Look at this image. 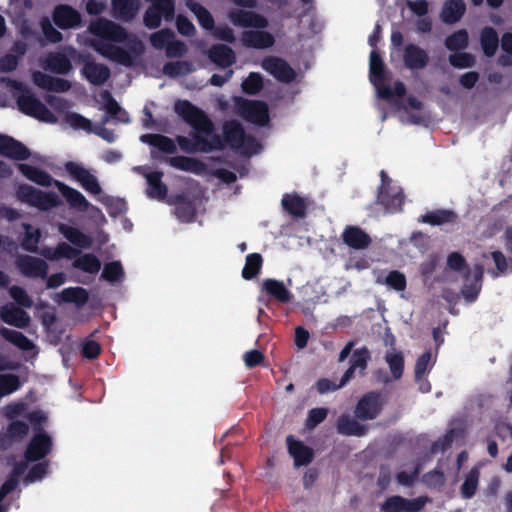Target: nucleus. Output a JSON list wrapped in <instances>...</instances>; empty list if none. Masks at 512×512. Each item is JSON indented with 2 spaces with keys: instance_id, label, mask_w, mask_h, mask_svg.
Listing matches in <instances>:
<instances>
[{
  "instance_id": "nucleus-1",
  "label": "nucleus",
  "mask_w": 512,
  "mask_h": 512,
  "mask_svg": "<svg viewBox=\"0 0 512 512\" xmlns=\"http://www.w3.org/2000/svg\"><path fill=\"white\" fill-rule=\"evenodd\" d=\"M89 35V37L81 36L80 42L91 46L102 56L123 65H130L142 52L139 42H133L129 51L117 47V43L126 39V34L120 26L105 19H98L91 23Z\"/></svg>"
},
{
  "instance_id": "nucleus-2",
  "label": "nucleus",
  "mask_w": 512,
  "mask_h": 512,
  "mask_svg": "<svg viewBox=\"0 0 512 512\" xmlns=\"http://www.w3.org/2000/svg\"><path fill=\"white\" fill-rule=\"evenodd\" d=\"M175 111L196 131V142L190 143L187 139L180 137L179 145L185 151H209L221 146V141L213 135L211 123L206 115L187 101L175 103Z\"/></svg>"
},
{
  "instance_id": "nucleus-3",
  "label": "nucleus",
  "mask_w": 512,
  "mask_h": 512,
  "mask_svg": "<svg viewBox=\"0 0 512 512\" xmlns=\"http://www.w3.org/2000/svg\"><path fill=\"white\" fill-rule=\"evenodd\" d=\"M19 168L22 172V174L29 180L35 182L38 185L42 186H50L54 184L63 198L66 200V202L73 208L79 210V211H86L90 207V203L87 201V199L84 197V195L62 183L57 180H53L45 171L37 169L35 167L21 164L19 165Z\"/></svg>"
},
{
  "instance_id": "nucleus-4",
  "label": "nucleus",
  "mask_w": 512,
  "mask_h": 512,
  "mask_svg": "<svg viewBox=\"0 0 512 512\" xmlns=\"http://www.w3.org/2000/svg\"><path fill=\"white\" fill-rule=\"evenodd\" d=\"M447 268V273L454 271L465 281V286L462 290L464 299L467 302L474 301L481 289L482 269L477 267L470 271L466 266L463 256L456 252L448 256Z\"/></svg>"
},
{
  "instance_id": "nucleus-5",
  "label": "nucleus",
  "mask_w": 512,
  "mask_h": 512,
  "mask_svg": "<svg viewBox=\"0 0 512 512\" xmlns=\"http://www.w3.org/2000/svg\"><path fill=\"white\" fill-rule=\"evenodd\" d=\"M369 66L370 81L376 89L378 98L394 102L403 95L404 86L401 83H395L393 89L384 85L383 62L375 50L370 53Z\"/></svg>"
},
{
  "instance_id": "nucleus-6",
  "label": "nucleus",
  "mask_w": 512,
  "mask_h": 512,
  "mask_svg": "<svg viewBox=\"0 0 512 512\" xmlns=\"http://www.w3.org/2000/svg\"><path fill=\"white\" fill-rule=\"evenodd\" d=\"M27 468L28 464L26 462L20 463L14 468L11 477L2 485L0 489V502H2L3 498L7 494L16 488L19 477H22V479L27 483H32L40 480L47 472L46 465L43 463L33 465L29 472L25 474ZM0 512H7V507L2 503H0Z\"/></svg>"
},
{
  "instance_id": "nucleus-7",
  "label": "nucleus",
  "mask_w": 512,
  "mask_h": 512,
  "mask_svg": "<svg viewBox=\"0 0 512 512\" xmlns=\"http://www.w3.org/2000/svg\"><path fill=\"white\" fill-rule=\"evenodd\" d=\"M65 171L67 175L72 180L79 183L86 192L93 196H97L99 201L108 205L109 197L102 194L101 186L90 170L86 169L79 163L68 162L65 164Z\"/></svg>"
},
{
  "instance_id": "nucleus-8",
  "label": "nucleus",
  "mask_w": 512,
  "mask_h": 512,
  "mask_svg": "<svg viewBox=\"0 0 512 512\" xmlns=\"http://www.w3.org/2000/svg\"><path fill=\"white\" fill-rule=\"evenodd\" d=\"M13 88L20 93L18 95V106L23 113L47 123L56 121L54 114L28 91H25L21 83L14 82Z\"/></svg>"
},
{
  "instance_id": "nucleus-9",
  "label": "nucleus",
  "mask_w": 512,
  "mask_h": 512,
  "mask_svg": "<svg viewBox=\"0 0 512 512\" xmlns=\"http://www.w3.org/2000/svg\"><path fill=\"white\" fill-rule=\"evenodd\" d=\"M237 8L229 13L230 21L241 27L265 28L268 24L267 20L252 11H246L244 8H254L256 0H233Z\"/></svg>"
},
{
  "instance_id": "nucleus-10",
  "label": "nucleus",
  "mask_w": 512,
  "mask_h": 512,
  "mask_svg": "<svg viewBox=\"0 0 512 512\" xmlns=\"http://www.w3.org/2000/svg\"><path fill=\"white\" fill-rule=\"evenodd\" d=\"M380 176L379 203L390 213L400 211L404 203V195L401 187L390 179L384 171L381 172Z\"/></svg>"
},
{
  "instance_id": "nucleus-11",
  "label": "nucleus",
  "mask_w": 512,
  "mask_h": 512,
  "mask_svg": "<svg viewBox=\"0 0 512 512\" xmlns=\"http://www.w3.org/2000/svg\"><path fill=\"white\" fill-rule=\"evenodd\" d=\"M225 140L233 147L238 148L245 155H253L260 151L261 145L252 137H246L236 122H231L224 127Z\"/></svg>"
},
{
  "instance_id": "nucleus-12",
  "label": "nucleus",
  "mask_w": 512,
  "mask_h": 512,
  "mask_svg": "<svg viewBox=\"0 0 512 512\" xmlns=\"http://www.w3.org/2000/svg\"><path fill=\"white\" fill-rule=\"evenodd\" d=\"M17 197L22 202L28 203L29 205L41 210L54 208L60 203V200L55 193L41 192L28 185H22L19 187Z\"/></svg>"
},
{
  "instance_id": "nucleus-13",
  "label": "nucleus",
  "mask_w": 512,
  "mask_h": 512,
  "mask_svg": "<svg viewBox=\"0 0 512 512\" xmlns=\"http://www.w3.org/2000/svg\"><path fill=\"white\" fill-rule=\"evenodd\" d=\"M240 114L248 121L257 125H265L269 121L268 107L260 101H248L236 98Z\"/></svg>"
},
{
  "instance_id": "nucleus-14",
  "label": "nucleus",
  "mask_w": 512,
  "mask_h": 512,
  "mask_svg": "<svg viewBox=\"0 0 512 512\" xmlns=\"http://www.w3.org/2000/svg\"><path fill=\"white\" fill-rule=\"evenodd\" d=\"M166 201L169 205L175 206V214L182 222L193 221L201 207L200 199L189 196L170 197Z\"/></svg>"
},
{
  "instance_id": "nucleus-15",
  "label": "nucleus",
  "mask_w": 512,
  "mask_h": 512,
  "mask_svg": "<svg viewBox=\"0 0 512 512\" xmlns=\"http://www.w3.org/2000/svg\"><path fill=\"white\" fill-rule=\"evenodd\" d=\"M0 155L20 160L25 159L29 155L28 149L14 139L0 135ZM10 173V168L0 161V177H4Z\"/></svg>"
},
{
  "instance_id": "nucleus-16",
  "label": "nucleus",
  "mask_w": 512,
  "mask_h": 512,
  "mask_svg": "<svg viewBox=\"0 0 512 512\" xmlns=\"http://www.w3.org/2000/svg\"><path fill=\"white\" fill-rule=\"evenodd\" d=\"M396 113L400 121L410 124L421 123L427 117L424 105L414 97H408L397 108Z\"/></svg>"
},
{
  "instance_id": "nucleus-17",
  "label": "nucleus",
  "mask_w": 512,
  "mask_h": 512,
  "mask_svg": "<svg viewBox=\"0 0 512 512\" xmlns=\"http://www.w3.org/2000/svg\"><path fill=\"white\" fill-rule=\"evenodd\" d=\"M261 67L282 82L292 81L296 76L295 71L284 60L277 57H267L262 61Z\"/></svg>"
},
{
  "instance_id": "nucleus-18",
  "label": "nucleus",
  "mask_w": 512,
  "mask_h": 512,
  "mask_svg": "<svg viewBox=\"0 0 512 512\" xmlns=\"http://www.w3.org/2000/svg\"><path fill=\"white\" fill-rule=\"evenodd\" d=\"M405 5L413 16L419 18L417 21V29L421 32L430 31L432 21L427 16L430 7L428 0H405Z\"/></svg>"
},
{
  "instance_id": "nucleus-19",
  "label": "nucleus",
  "mask_w": 512,
  "mask_h": 512,
  "mask_svg": "<svg viewBox=\"0 0 512 512\" xmlns=\"http://www.w3.org/2000/svg\"><path fill=\"white\" fill-rule=\"evenodd\" d=\"M381 407V397L377 394H368L358 402L356 416L365 420L374 419L379 414Z\"/></svg>"
},
{
  "instance_id": "nucleus-20",
  "label": "nucleus",
  "mask_w": 512,
  "mask_h": 512,
  "mask_svg": "<svg viewBox=\"0 0 512 512\" xmlns=\"http://www.w3.org/2000/svg\"><path fill=\"white\" fill-rule=\"evenodd\" d=\"M423 505L424 501L422 499L409 501L399 496H393L381 505V510L383 512H416Z\"/></svg>"
},
{
  "instance_id": "nucleus-21",
  "label": "nucleus",
  "mask_w": 512,
  "mask_h": 512,
  "mask_svg": "<svg viewBox=\"0 0 512 512\" xmlns=\"http://www.w3.org/2000/svg\"><path fill=\"white\" fill-rule=\"evenodd\" d=\"M434 364L433 356L431 352H425L420 355L415 364V379L419 383V389L422 392H428L430 390V385L426 381V376L431 370Z\"/></svg>"
},
{
  "instance_id": "nucleus-22",
  "label": "nucleus",
  "mask_w": 512,
  "mask_h": 512,
  "mask_svg": "<svg viewBox=\"0 0 512 512\" xmlns=\"http://www.w3.org/2000/svg\"><path fill=\"white\" fill-rule=\"evenodd\" d=\"M50 438L43 433L33 437L26 450V460L36 461L43 458L50 451Z\"/></svg>"
},
{
  "instance_id": "nucleus-23",
  "label": "nucleus",
  "mask_w": 512,
  "mask_h": 512,
  "mask_svg": "<svg viewBox=\"0 0 512 512\" xmlns=\"http://www.w3.org/2000/svg\"><path fill=\"white\" fill-rule=\"evenodd\" d=\"M144 177L147 181V196L158 201L166 200L167 186L161 180L162 174L160 172H145Z\"/></svg>"
},
{
  "instance_id": "nucleus-24",
  "label": "nucleus",
  "mask_w": 512,
  "mask_h": 512,
  "mask_svg": "<svg viewBox=\"0 0 512 512\" xmlns=\"http://www.w3.org/2000/svg\"><path fill=\"white\" fill-rule=\"evenodd\" d=\"M385 363L388 366L391 380H398L404 372L405 359L403 352L391 347L385 352Z\"/></svg>"
},
{
  "instance_id": "nucleus-25",
  "label": "nucleus",
  "mask_w": 512,
  "mask_h": 512,
  "mask_svg": "<svg viewBox=\"0 0 512 512\" xmlns=\"http://www.w3.org/2000/svg\"><path fill=\"white\" fill-rule=\"evenodd\" d=\"M141 142L152 147V155L157 156L158 153H173L175 151V143L168 137L157 134H145L140 138Z\"/></svg>"
},
{
  "instance_id": "nucleus-26",
  "label": "nucleus",
  "mask_w": 512,
  "mask_h": 512,
  "mask_svg": "<svg viewBox=\"0 0 512 512\" xmlns=\"http://www.w3.org/2000/svg\"><path fill=\"white\" fill-rule=\"evenodd\" d=\"M342 238L345 244L357 250L367 248L371 242L369 235L356 226L347 227L343 231Z\"/></svg>"
},
{
  "instance_id": "nucleus-27",
  "label": "nucleus",
  "mask_w": 512,
  "mask_h": 512,
  "mask_svg": "<svg viewBox=\"0 0 512 512\" xmlns=\"http://www.w3.org/2000/svg\"><path fill=\"white\" fill-rule=\"evenodd\" d=\"M466 10L463 0H447L443 3L440 18L444 23L453 24L459 21Z\"/></svg>"
},
{
  "instance_id": "nucleus-28",
  "label": "nucleus",
  "mask_w": 512,
  "mask_h": 512,
  "mask_svg": "<svg viewBox=\"0 0 512 512\" xmlns=\"http://www.w3.org/2000/svg\"><path fill=\"white\" fill-rule=\"evenodd\" d=\"M287 444L290 455L294 459L295 466L307 465L313 458V451L308 446H305L302 442L293 439L292 437L287 438Z\"/></svg>"
},
{
  "instance_id": "nucleus-29",
  "label": "nucleus",
  "mask_w": 512,
  "mask_h": 512,
  "mask_svg": "<svg viewBox=\"0 0 512 512\" xmlns=\"http://www.w3.org/2000/svg\"><path fill=\"white\" fill-rule=\"evenodd\" d=\"M54 22L60 28H74L80 23L79 13L69 6H59L55 9L53 15Z\"/></svg>"
},
{
  "instance_id": "nucleus-30",
  "label": "nucleus",
  "mask_w": 512,
  "mask_h": 512,
  "mask_svg": "<svg viewBox=\"0 0 512 512\" xmlns=\"http://www.w3.org/2000/svg\"><path fill=\"white\" fill-rule=\"evenodd\" d=\"M18 267L23 274L29 277H43L47 272L45 262L32 256L20 258Z\"/></svg>"
},
{
  "instance_id": "nucleus-31",
  "label": "nucleus",
  "mask_w": 512,
  "mask_h": 512,
  "mask_svg": "<svg viewBox=\"0 0 512 512\" xmlns=\"http://www.w3.org/2000/svg\"><path fill=\"white\" fill-rule=\"evenodd\" d=\"M33 82L42 89L55 92H64L70 88L68 81L60 78H51L41 72L33 73Z\"/></svg>"
},
{
  "instance_id": "nucleus-32",
  "label": "nucleus",
  "mask_w": 512,
  "mask_h": 512,
  "mask_svg": "<svg viewBox=\"0 0 512 512\" xmlns=\"http://www.w3.org/2000/svg\"><path fill=\"white\" fill-rule=\"evenodd\" d=\"M0 316L5 323L18 328L26 327L30 322V317L26 312L12 305L3 307Z\"/></svg>"
},
{
  "instance_id": "nucleus-33",
  "label": "nucleus",
  "mask_w": 512,
  "mask_h": 512,
  "mask_svg": "<svg viewBox=\"0 0 512 512\" xmlns=\"http://www.w3.org/2000/svg\"><path fill=\"white\" fill-rule=\"evenodd\" d=\"M58 229L71 244L79 248H89L92 245V239L78 228L60 224Z\"/></svg>"
},
{
  "instance_id": "nucleus-34",
  "label": "nucleus",
  "mask_w": 512,
  "mask_h": 512,
  "mask_svg": "<svg viewBox=\"0 0 512 512\" xmlns=\"http://www.w3.org/2000/svg\"><path fill=\"white\" fill-rule=\"evenodd\" d=\"M369 352L365 348L355 350L352 356V363L349 369L345 372L341 379V384H346L353 376L354 373L359 370L362 372L368 362Z\"/></svg>"
},
{
  "instance_id": "nucleus-35",
  "label": "nucleus",
  "mask_w": 512,
  "mask_h": 512,
  "mask_svg": "<svg viewBox=\"0 0 512 512\" xmlns=\"http://www.w3.org/2000/svg\"><path fill=\"white\" fill-rule=\"evenodd\" d=\"M262 287L268 294L281 302H288L291 300L292 294L281 281L275 279H265Z\"/></svg>"
},
{
  "instance_id": "nucleus-36",
  "label": "nucleus",
  "mask_w": 512,
  "mask_h": 512,
  "mask_svg": "<svg viewBox=\"0 0 512 512\" xmlns=\"http://www.w3.org/2000/svg\"><path fill=\"white\" fill-rule=\"evenodd\" d=\"M83 75L92 84L99 85L104 83L109 77L107 67L102 64L86 63L83 68Z\"/></svg>"
},
{
  "instance_id": "nucleus-37",
  "label": "nucleus",
  "mask_w": 512,
  "mask_h": 512,
  "mask_svg": "<svg viewBox=\"0 0 512 512\" xmlns=\"http://www.w3.org/2000/svg\"><path fill=\"white\" fill-rule=\"evenodd\" d=\"M242 42L244 45L254 48H268L274 43V38L268 32H247L244 33Z\"/></svg>"
},
{
  "instance_id": "nucleus-38",
  "label": "nucleus",
  "mask_w": 512,
  "mask_h": 512,
  "mask_svg": "<svg viewBox=\"0 0 512 512\" xmlns=\"http://www.w3.org/2000/svg\"><path fill=\"white\" fill-rule=\"evenodd\" d=\"M209 58L219 67H228L235 62L233 51L224 45H218L212 48L208 53Z\"/></svg>"
},
{
  "instance_id": "nucleus-39",
  "label": "nucleus",
  "mask_w": 512,
  "mask_h": 512,
  "mask_svg": "<svg viewBox=\"0 0 512 512\" xmlns=\"http://www.w3.org/2000/svg\"><path fill=\"white\" fill-rule=\"evenodd\" d=\"M337 428L341 434L351 436H361L366 431L364 425L348 415L339 418Z\"/></svg>"
},
{
  "instance_id": "nucleus-40",
  "label": "nucleus",
  "mask_w": 512,
  "mask_h": 512,
  "mask_svg": "<svg viewBox=\"0 0 512 512\" xmlns=\"http://www.w3.org/2000/svg\"><path fill=\"white\" fill-rule=\"evenodd\" d=\"M112 6L114 15L124 20L132 18L139 9L135 0H112Z\"/></svg>"
},
{
  "instance_id": "nucleus-41",
  "label": "nucleus",
  "mask_w": 512,
  "mask_h": 512,
  "mask_svg": "<svg viewBox=\"0 0 512 512\" xmlns=\"http://www.w3.org/2000/svg\"><path fill=\"white\" fill-rule=\"evenodd\" d=\"M427 62V55L425 51L416 47L408 46L405 52V63L408 67L413 69L423 68Z\"/></svg>"
},
{
  "instance_id": "nucleus-42",
  "label": "nucleus",
  "mask_w": 512,
  "mask_h": 512,
  "mask_svg": "<svg viewBox=\"0 0 512 512\" xmlns=\"http://www.w3.org/2000/svg\"><path fill=\"white\" fill-rule=\"evenodd\" d=\"M484 259L486 261L487 260L493 261V263L495 265V269H496V272L493 271V274H495V275L504 274L509 271H512L511 258L510 257L506 258V256L499 250H495V251L491 252L490 255H485Z\"/></svg>"
},
{
  "instance_id": "nucleus-43",
  "label": "nucleus",
  "mask_w": 512,
  "mask_h": 512,
  "mask_svg": "<svg viewBox=\"0 0 512 512\" xmlns=\"http://www.w3.org/2000/svg\"><path fill=\"white\" fill-rule=\"evenodd\" d=\"M498 35L492 28H485L481 33V45L485 55L493 56L498 48Z\"/></svg>"
},
{
  "instance_id": "nucleus-44",
  "label": "nucleus",
  "mask_w": 512,
  "mask_h": 512,
  "mask_svg": "<svg viewBox=\"0 0 512 512\" xmlns=\"http://www.w3.org/2000/svg\"><path fill=\"white\" fill-rule=\"evenodd\" d=\"M43 255L52 261L60 260L62 258L71 259L76 256V251L66 243L59 244L56 248H47L43 250Z\"/></svg>"
},
{
  "instance_id": "nucleus-45",
  "label": "nucleus",
  "mask_w": 512,
  "mask_h": 512,
  "mask_svg": "<svg viewBox=\"0 0 512 512\" xmlns=\"http://www.w3.org/2000/svg\"><path fill=\"white\" fill-rule=\"evenodd\" d=\"M73 266L86 273H97L100 270V261L93 254H84L75 259Z\"/></svg>"
},
{
  "instance_id": "nucleus-46",
  "label": "nucleus",
  "mask_w": 512,
  "mask_h": 512,
  "mask_svg": "<svg viewBox=\"0 0 512 512\" xmlns=\"http://www.w3.org/2000/svg\"><path fill=\"white\" fill-rule=\"evenodd\" d=\"M262 257L258 253H252L247 255L245 265L242 270V276L246 280H250L255 277L262 266Z\"/></svg>"
},
{
  "instance_id": "nucleus-47",
  "label": "nucleus",
  "mask_w": 512,
  "mask_h": 512,
  "mask_svg": "<svg viewBox=\"0 0 512 512\" xmlns=\"http://www.w3.org/2000/svg\"><path fill=\"white\" fill-rule=\"evenodd\" d=\"M0 333L6 340L10 341L22 350L28 351L33 349V343L20 332L3 328L0 330Z\"/></svg>"
},
{
  "instance_id": "nucleus-48",
  "label": "nucleus",
  "mask_w": 512,
  "mask_h": 512,
  "mask_svg": "<svg viewBox=\"0 0 512 512\" xmlns=\"http://www.w3.org/2000/svg\"><path fill=\"white\" fill-rule=\"evenodd\" d=\"M0 333L6 340L10 341L22 350L28 351L33 349V343L20 332L3 328L0 330Z\"/></svg>"
},
{
  "instance_id": "nucleus-49",
  "label": "nucleus",
  "mask_w": 512,
  "mask_h": 512,
  "mask_svg": "<svg viewBox=\"0 0 512 512\" xmlns=\"http://www.w3.org/2000/svg\"><path fill=\"white\" fill-rule=\"evenodd\" d=\"M169 163L175 168L197 174L204 171V166L200 162L187 157H174L169 159Z\"/></svg>"
},
{
  "instance_id": "nucleus-50",
  "label": "nucleus",
  "mask_w": 512,
  "mask_h": 512,
  "mask_svg": "<svg viewBox=\"0 0 512 512\" xmlns=\"http://www.w3.org/2000/svg\"><path fill=\"white\" fill-rule=\"evenodd\" d=\"M44 68L56 73H66L70 70L71 64L64 55L55 54L47 59Z\"/></svg>"
},
{
  "instance_id": "nucleus-51",
  "label": "nucleus",
  "mask_w": 512,
  "mask_h": 512,
  "mask_svg": "<svg viewBox=\"0 0 512 512\" xmlns=\"http://www.w3.org/2000/svg\"><path fill=\"white\" fill-rule=\"evenodd\" d=\"M283 207L295 216H301L306 209L305 201L297 195H286L282 199Z\"/></svg>"
},
{
  "instance_id": "nucleus-52",
  "label": "nucleus",
  "mask_w": 512,
  "mask_h": 512,
  "mask_svg": "<svg viewBox=\"0 0 512 512\" xmlns=\"http://www.w3.org/2000/svg\"><path fill=\"white\" fill-rule=\"evenodd\" d=\"M187 7L197 17L199 24L205 29H211L214 25L211 14L202 6L192 1L187 2Z\"/></svg>"
},
{
  "instance_id": "nucleus-53",
  "label": "nucleus",
  "mask_w": 512,
  "mask_h": 512,
  "mask_svg": "<svg viewBox=\"0 0 512 512\" xmlns=\"http://www.w3.org/2000/svg\"><path fill=\"white\" fill-rule=\"evenodd\" d=\"M468 44V33L466 30H458L447 37L445 41L446 47L451 51L466 48Z\"/></svg>"
},
{
  "instance_id": "nucleus-54",
  "label": "nucleus",
  "mask_w": 512,
  "mask_h": 512,
  "mask_svg": "<svg viewBox=\"0 0 512 512\" xmlns=\"http://www.w3.org/2000/svg\"><path fill=\"white\" fill-rule=\"evenodd\" d=\"M65 123L75 130H83L86 132H92L93 130L90 120L77 113H67Z\"/></svg>"
},
{
  "instance_id": "nucleus-55",
  "label": "nucleus",
  "mask_w": 512,
  "mask_h": 512,
  "mask_svg": "<svg viewBox=\"0 0 512 512\" xmlns=\"http://www.w3.org/2000/svg\"><path fill=\"white\" fill-rule=\"evenodd\" d=\"M455 219V215L450 211H435L422 217V221L431 225H443L450 223Z\"/></svg>"
},
{
  "instance_id": "nucleus-56",
  "label": "nucleus",
  "mask_w": 512,
  "mask_h": 512,
  "mask_svg": "<svg viewBox=\"0 0 512 512\" xmlns=\"http://www.w3.org/2000/svg\"><path fill=\"white\" fill-rule=\"evenodd\" d=\"M242 90L247 94H255L263 87V80L260 74L252 72L242 82Z\"/></svg>"
},
{
  "instance_id": "nucleus-57",
  "label": "nucleus",
  "mask_w": 512,
  "mask_h": 512,
  "mask_svg": "<svg viewBox=\"0 0 512 512\" xmlns=\"http://www.w3.org/2000/svg\"><path fill=\"white\" fill-rule=\"evenodd\" d=\"M61 297L64 301L81 304L87 300V293L83 288L72 287L64 289L61 293Z\"/></svg>"
},
{
  "instance_id": "nucleus-58",
  "label": "nucleus",
  "mask_w": 512,
  "mask_h": 512,
  "mask_svg": "<svg viewBox=\"0 0 512 512\" xmlns=\"http://www.w3.org/2000/svg\"><path fill=\"white\" fill-rule=\"evenodd\" d=\"M385 284L396 291H403L406 287V278L398 271H391L385 278Z\"/></svg>"
},
{
  "instance_id": "nucleus-59",
  "label": "nucleus",
  "mask_w": 512,
  "mask_h": 512,
  "mask_svg": "<svg viewBox=\"0 0 512 512\" xmlns=\"http://www.w3.org/2000/svg\"><path fill=\"white\" fill-rule=\"evenodd\" d=\"M19 387V380L14 375H0V397L10 394Z\"/></svg>"
},
{
  "instance_id": "nucleus-60",
  "label": "nucleus",
  "mask_w": 512,
  "mask_h": 512,
  "mask_svg": "<svg viewBox=\"0 0 512 512\" xmlns=\"http://www.w3.org/2000/svg\"><path fill=\"white\" fill-rule=\"evenodd\" d=\"M102 276L110 282L120 280L123 276L121 264L116 261L106 264Z\"/></svg>"
},
{
  "instance_id": "nucleus-61",
  "label": "nucleus",
  "mask_w": 512,
  "mask_h": 512,
  "mask_svg": "<svg viewBox=\"0 0 512 512\" xmlns=\"http://www.w3.org/2000/svg\"><path fill=\"white\" fill-rule=\"evenodd\" d=\"M450 64L459 69L471 67L474 63V58L468 53H454L449 57Z\"/></svg>"
},
{
  "instance_id": "nucleus-62",
  "label": "nucleus",
  "mask_w": 512,
  "mask_h": 512,
  "mask_svg": "<svg viewBox=\"0 0 512 512\" xmlns=\"http://www.w3.org/2000/svg\"><path fill=\"white\" fill-rule=\"evenodd\" d=\"M478 485V472L472 471L466 480L464 481L462 488H461V494L465 498H471L477 488Z\"/></svg>"
},
{
  "instance_id": "nucleus-63",
  "label": "nucleus",
  "mask_w": 512,
  "mask_h": 512,
  "mask_svg": "<svg viewBox=\"0 0 512 512\" xmlns=\"http://www.w3.org/2000/svg\"><path fill=\"white\" fill-rule=\"evenodd\" d=\"M102 98L104 100L105 109L110 116L115 117L119 121H127L125 113L121 111L120 107L114 100H112L108 95H103Z\"/></svg>"
},
{
  "instance_id": "nucleus-64",
  "label": "nucleus",
  "mask_w": 512,
  "mask_h": 512,
  "mask_svg": "<svg viewBox=\"0 0 512 512\" xmlns=\"http://www.w3.org/2000/svg\"><path fill=\"white\" fill-rule=\"evenodd\" d=\"M40 239V231L34 229L30 225H25V238L23 240V246L28 250H34Z\"/></svg>"
}]
</instances>
